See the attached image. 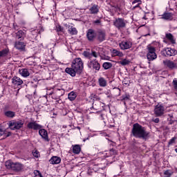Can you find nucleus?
Returning a JSON list of instances; mask_svg holds the SVG:
<instances>
[{"instance_id":"5fc2aeb1","label":"nucleus","mask_w":177,"mask_h":177,"mask_svg":"<svg viewBox=\"0 0 177 177\" xmlns=\"http://www.w3.org/2000/svg\"><path fill=\"white\" fill-rule=\"evenodd\" d=\"M105 60H110V57L107 56L104 58Z\"/></svg>"},{"instance_id":"58836bf2","label":"nucleus","mask_w":177,"mask_h":177,"mask_svg":"<svg viewBox=\"0 0 177 177\" xmlns=\"http://www.w3.org/2000/svg\"><path fill=\"white\" fill-rule=\"evenodd\" d=\"M83 55L84 56V57H86L89 60H92L91 53H89L88 51H84L83 52Z\"/></svg>"},{"instance_id":"4be33fe9","label":"nucleus","mask_w":177,"mask_h":177,"mask_svg":"<svg viewBox=\"0 0 177 177\" xmlns=\"http://www.w3.org/2000/svg\"><path fill=\"white\" fill-rule=\"evenodd\" d=\"M19 73L20 74V75H21V77H24V78H27V77L30 76V72L27 68L19 69Z\"/></svg>"},{"instance_id":"8fccbe9b","label":"nucleus","mask_w":177,"mask_h":177,"mask_svg":"<svg viewBox=\"0 0 177 177\" xmlns=\"http://www.w3.org/2000/svg\"><path fill=\"white\" fill-rule=\"evenodd\" d=\"M138 3L142 4V1H140V0H134L132 2V4L134 5V3Z\"/></svg>"},{"instance_id":"864d4df0","label":"nucleus","mask_w":177,"mask_h":177,"mask_svg":"<svg viewBox=\"0 0 177 177\" xmlns=\"http://www.w3.org/2000/svg\"><path fill=\"white\" fill-rule=\"evenodd\" d=\"M140 5H141L140 3H138L136 6L133 7V9H136V8H139Z\"/></svg>"},{"instance_id":"cd10ccee","label":"nucleus","mask_w":177,"mask_h":177,"mask_svg":"<svg viewBox=\"0 0 177 177\" xmlns=\"http://www.w3.org/2000/svg\"><path fill=\"white\" fill-rule=\"evenodd\" d=\"M165 38L171 41V44H176L175 39L174 38V35L171 33H166Z\"/></svg>"},{"instance_id":"f704fd0d","label":"nucleus","mask_w":177,"mask_h":177,"mask_svg":"<svg viewBox=\"0 0 177 177\" xmlns=\"http://www.w3.org/2000/svg\"><path fill=\"white\" fill-rule=\"evenodd\" d=\"M55 93H56L57 97H60L61 96H63V95H64V89L59 88L55 90Z\"/></svg>"},{"instance_id":"f03ea898","label":"nucleus","mask_w":177,"mask_h":177,"mask_svg":"<svg viewBox=\"0 0 177 177\" xmlns=\"http://www.w3.org/2000/svg\"><path fill=\"white\" fill-rule=\"evenodd\" d=\"M7 169H11L14 172H21L24 169V165L19 162H13L10 160H7L5 163Z\"/></svg>"},{"instance_id":"6e6d98bb","label":"nucleus","mask_w":177,"mask_h":177,"mask_svg":"<svg viewBox=\"0 0 177 177\" xmlns=\"http://www.w3.org/2000/svg\"><path fill=\"white\" fill-rule=\"evenodd\" d=\"M100 117L101 120H104V118H103V114H101V115H100Z\"/></svg>"},{"instance_id":"dca6fc26","label":"nucleus","mask_w":177,"mask_h":177,"mask_svg":"<svg viewBox=\"0 0 177 177\" xmlns=\"http://www.w3.org/2000/svg\"><path fill=\"white\" fill-rule=\"evenodd\" d=\"M163 64L170 70H174V68H177V64L171 60L166 59L163 61Z\"/></svg>"},{"instance_id":"ddd939ff","label":"nucleus","mask_w":177,"mask_h":177,"mask_svg":"<svg viewBox=\"0 0 177 177\" xmlns=\"http://www.w3.org/2000/svg\"><path fill=\"white\" fill-rule=\"evenodd\" d=\"M28 129H33V131H38L42 129V125L37 123V121L30 122L27 124Z\"/></svg>"},{"instance_id":"f8f14e48","label":"nucleus","mask_w":177,"mask_h":177,"mask_svg":"<svg viewBox=\"0 0 177 177\" xmlns=\"http://www.w3.org/2000/svg\"><path fill=\"white\" fill-rule=\"evenodd\" d=\"M44 28L39 26V27L30 28V32L31 35H32L33 38H37L38 37V34H41V32H44Z\"/></svg>"},{"instance_id":"13d9d810","label":"nucleus","mask_w":177,"mask_h":177,"mask_svg":"<svg viewBox=\"0 0 177 177\" xmlns=\"http://www.w3.org/2000/svg\"><path fill=\"white\" fill-rule=\"evenodd\" d=\"M174 150H175L176 153H177V148H176V149H175Z\"/></svg>"},{"instance_id":"e433bc0d","label":"nucleus","mask_w":177,"mask_h":177,"mask_svg":"<svg viewBox=\"0 0 177 177\" xmlns=\"http://www.w3.org/2000/svg\"><path fill=\"white\" fill-rule=\"evenodd\" d=\"M174 174V171L170 169L165 170L163 173L164 177H171Z\"/></svg>"},{"instance_id":"5701e85b","label":"nucleus","mask_w":177,"mask_h":177,"mask_svg":"<svg viewBox=\"0 0 177 177\" xmlns=\"http://www.w3.org/2000/svg\"><path fill=\"white\" fill-rule=\"evenodd\" d=\"M50 164H60V162H62V158H60V157L58 156H53L50 160Z\"/></svg>"},{"instance_id":"1a4fd4ad","label":"nucleus","mask_w":177,"mask_h":177,"mask_svg":"<svg viewBox=\"0 0 177 177\" xmlns=\"http://www.w3.org/2000/svg\"><path fill=\"white\" fill-rule=\"evenodd\" d=\"M165 112V107L162 104H158L154 109V114L156 117H162Z\"/></svg>"},{"instance_id":"6ab92c4d","label":"nucleus","mask_w":177,"mask_h":177,"mask_svg":"<svg viewBox=\"0 0 177 177\" xmlns=\"http://www.w3.org/2000/svg\"><path fill=\"white\" fill-rule=\"evenodd\" d=\"M24 38H26V31L20 30L15 33L16 39H19V41H24Z\"/></svg>"},{"instance_id":"a18cd8bd","label":"nucleus","mask_w":177,"mask_h":177,"mask_svg":"<svg viewBox=\"0 0 177 177\" xmlns=\"http://www.w3.org/2000/svg\"><path fill=\"white\" fill-rule=\"evenodd\" d=\"M32 154L35 157V158H38L39 157V151H33Z\"/></svg>"},{"instance_id":"f3484780","label":"nucleus","mask_w":177,"mask_h":177,"mask_svg":"<svg viewBox=\"0 0 177 177\" xmlns=\"http://www.w3.org/2000/svg\"><path fill=\"white\" fill-rule=\"evenodd\" d=\"M15 48H16V49L20 52H24L26 50V43L24 41H16L15 44Z\"/></svg>"},{"instance_id":"680f3d73","label":"nucleus","mask_w":177,"mask_h":177,"mask_svg":"<svg viewBox=\"0 0 177 177\" xmlns=\"http://www.w3.org/2000/svg\"><path fill=\"white\" fill-rule=\"evenodd\" d=\"M170 117H172V115H169Z\"/></svg>"},{"instance_id":"c03bdc74","label":"nucleus","mask_w":177,"mask_h":177,"mask_svg":"<svg viewBox=\"0 0 177 177\" xmlns=\"http://www.w3.org/2000/svg\"><path fill=\"white\" fill-rule=\"evenodd\" d=\"M34 174L36 176L42 177V174L39 170H35Z\"/></svg>"},{"instance_id":"7c9ffc66","label":"nucleus","mask_w":177,"mask_h":177,"mask_svg":"<svg viewBox=\"0 0 177 177\" xmlns=\"http://www.w3.org/2000/svg\"><path fill=\"white\" fill-rule=\"evenodd\" d=\"M4 115L6 117H8V118H13L16 115V113L13 112L12 111H7L4 113Z\"/></svg>"},{"instance_id":"bf43d9fd","label":"nucleus","mask_w":177,"mask_h":177,"mask_svg":"<svg viewBox=\"0 0 177 177\" xmlns=\"http://www.w3.org/2000/svg\"><path fill=\"white\" fill-rule=\"evenodd\" d=\"M35 93H37V91H36L34 92V95H35Z\"/></svg>"},{"instance_id":"a211bd4d","label":"nucleus","mask_w":177,"mask_h":177,"mask_svg":"<svg viewBox=\"0 0 177 177\" xmlns=\"http://www.w3.org/2000/svg\"><path fill=\"white\" fill-rule=\"evenodd\" d=\"M39 134L46 142H49V137L48 136V131L45 129H39Z\"/></svg>"},{"instance_id":"393cba45","label":"nucleus","mask_w":177,"mask_h":177,"mask_svg":"<svg viewBox=\"0 0 177 177\" xmlns=\"http://www.w3.org/2000/svg\"><path fill=\"white\" fill-rule=\"evenodd\" d=\"M65 72L67 74H69V75H71V77H75V74H77V71H75V69H74L73 67L66 68L65 69Z\"/></svg>"},{"instance_id":"052dcab7","label":"nucleus","mask_w":177,"mask_h":177,"mask_svg":"<svg viewBox=\"0 0 177 177\" xmlns=\"http://www.w3.org/2000/svg\"><path fill=\"white\" fill-rule=\"evenodd\" d=\"M49 95H53V93H50V94Z\"/></svg>"},{"instance_id":"39448f33","label":"nucleus","mask_w":177,"mask_h":177,"mask_svg":"<svg viewBox=\"0 0 177 177\" xmlns=\"http://www.w3.org/2000/svg\"><path fill=\"white\" fill-rule=\"evenodd\" d=\"M24 125V122L23 120H12L9 122L8 127L12 129V131H16V129H20L21 128H23V126Z\"/></svg>"},{"instance_id":"4d7b16f0","label":"nucleus","mask_w":177,"mask_h":177,"mask_svg":"<svg viewBox=\"0 0 177 177\" xmlns=\"http://www.w3.org/2000/svg\"><path fill=\"white\" fill-rule=\"evenodd\" d=\"M142 19H143L144 20H147V18H146V16L143 17Z\"/></svg>"},{"instance_id":"412c9836","label":"nucleus","mask_w":177,"mask_h":177,"mask_svg":"<svg viewBox=\"0 0 177 177\" xmlns=\"http://www.w3.org/2000/svg\"><path fill=\"white\" fill-rule=\"evenodd\" d=\"M162 19L163 20H167L169 21H172V20H174V14H172V12H165L162 15Z\"/></svg>"},{"instance_id":"3c124183","label":"nucleus","mask_w":177,"mask_h":177,"mask_svg":"<svg viewBox=\"0 0 177 177\" xmlns=\"http://www.w3.org/2000/svg\"><path fill=\"white\" fill-rule=\"evenodd\" d=\"M13 28L15 30H17L19 28V26H17V24H13Z\"/></svg>"},{"instance_id":"c9c22d12","label":"nucleus","mask_w":177,"mask_h":177,"mask_svg":"<svg viewBox=\"0 0 177 177\" xmlns=\"http://www.w3.org/2000/svg\"><path fill=\"white\" fill-rule=\"evenodd\" d=\"M112 53L115 56H119V57H122V56H124V53H122V52H121L117 49H113L112 51Z\"/></svg>"},{"instance_id":"c756f323","label":"nucleus","mask_w":177,"mask_h":177,"mask_svg":"<svg viewBox=\"0 0 177 177\" xmlns=\"http://www.w3.org/2000/svg\"><path fill=\"white\" fill-rule=\"evenodd\" d=\"M6 131L3 129L2 127H0V138L1 136H3V138H9L12 133L9 132L8 134H6Z\"/></svg>"},{"instance_id":"4c0bfd02","label":"nucleus","mask_w":177,"mask_h":177,"mask_svg":"<svg viewBox=\"0 0 177 177\" xmlns=\"http://www.w3.org/2000/svg\"><path fill=\"white\" fill-rule=\"evenodd\" d=\"M119 64H121L122 66H128L131 62L127 59H124L122 61L118 62Z\"/></svg>"},{"instance_id":"37998d69","label":"nucleus","mask_w":177,"mask_h":177,"mask_svg":"<svg viewBox=\"0 0 177 177\" xmlns=\"http://www.w3.org/2000/svg\"><path fill=\"white\" fill-rule=\"evenodd\" d=\"M109 153H110L111 156H117V150H115L114 149H110Z\"/></svg>"},{"instance_id":"6e6552de","label":"nucleus","mask_w":177,"mask_h":177,"mask_svg":"<svg viewBox=\"0 0 177 177\" xmlns=\"http://www.w3.org/2000/svg\"><path fill=\"white\" fill-rule=\"evenodd\" d=\"M113 26H115L118 30L125 28V27H127V20L123 18H118L113 22Z\"/></svg>"},{"instance_id":"09e8293b","label":"nucleus","mask_w":177,"mask_h":177,"mask_svg":"<svg viewBox=\"0 0 177 177\" xmlns=\"http://www.w3.org/2000/svg\"><path fill=\"white\" fill-rule=\"evenodd\" d=\"M152 122H155V124H158L160 122V118H153Z\"/></svg>"},{"instance_id":"49530a36","label":"nucleus","mask_w":177,"mask_h":177,"mask_svg":"<svg viewBox=\"0 0 177 177\" xmlns=\"http://www.w3.org/2000/svg\"><path fill=\"white\" fill-rule=\"evenodd\" d=\"M129 95H124L122 96V100H129Z\"/></svg>"},{"instance_id":"aec40b11","label":"nucleus","mask_w":177,"mask_h":177,"mask_svg":"<svg viewBox=\"0 0 177 177\" xmlns=\"http://www.w3.org/2000/svg\"><path fill=\"white\" fill-rule=\"evenodd\" d=\"M12 84H13V85H16V86H20V85H23L24 82L21 79H20V77L14 76L12 78Z\"/></svg>"},{"instance_id":"79ce46f5","label":"nucleus","mask_w":177,"mask_h":177,"mask_svg":"<svg viewBox=\"0 0 177 177\" xmlns=\"http://www.w3.org/2000/svg\"><path fill=\"white\" fill-rule=\"evenodd\" d=\"M63 30H64V28H63L60 25L56 26V31L57 32H63Z\"/></svg>"},{"instance_id":"c85d7f7f","label":"nucleus","mask_w":177,"mask_h":177,"mask_svg":"<svg viewBox=\"0 0 177 177\" xmlns=\"http://www.w3.org/2000/svg\"><path fill=\"white\" fill-rule=\"evenodd\" d=\"M76 98H77V93L74 91H71L68 94V99H69L71 102L75 100Z\"/></svg>"},{"instance_id":"603ef678","label":"nucleus","mask_w":177,"mask_h":177,"mask_svg":"<svg viewBox=\"0 0 177 177\" xmlns=\"http://www.w3.org/2000/svg\"><path fill=\"white\" fill-rule=\"evenodd\" d=\"M95 24H100V20L97 19L94 21Z\"/></svg>"},{"instance_id":"473e14b6","label":"nucleus","mask_w":177,"mask_h":177,"mask_svg":"<svg viewBox=\"0 0 177 177\" xmlns=\"http://www.w3.org/2000/svg\"><path fill=\"white\" fill-rule=\"evenodd\" d=\"M68 32L71 35H77L78 34V30H77V28L71 26L68 28Z\"/></svg>"},{"instance_id":"7ed1b4c3","label":"nucleus","mask_w":177,"mask_h":177,"mask_svg":"<svg viewBox=\"0 0 177 177\" xmlns=\"http://www.w3.org/2000/svg\"><path fill=\"white\" fill-rule=\"evenodd\" d=\"M71 67L77 71V74H81L82 70H84V62H82V59L80 57L74 59L72 61Z\"/></svg>"},{"instance_id":"ea45409f","label":"nucleus","mask_w":177,"mask_h":177,"mask_svg":"<svg viewBox=\"0 0 177 177\" xmlns=\"http://www.w3.org/2000/svg\"><path fill=\"white\" fill-rule=\"evenodd\" d=\"M176 139L177 137H173L171 139H170L168 142V147H169V146H172V145H175V143H176Z\"/></svg>"},{"instance_id":"20e7f679","label":"nucleus","mask_w":177,"mask_h":177,"mask_svg":"<svg viewBox=\"0 0 177 177\" xmlns=\"http://www.w3.org/2000/svg\"><path fill=\"white\" fill-rule=\"evenodd\" d=\"M148 53L147 55V58L149 62H153V60H156L157 59V54H156V48L148 46H147Z\"/></svg>"},{"instance_id":"de8ad7c7","label":"nucleus","mask_w":177,"mask_h":177,"mask_svg":"<svg viewBox=\"0 0 177 177\" xmlns=\"http://www.w3.org/2000/svg\"><path fill=\"white\" fill-rule=\"evenodd\" d=\"M173 85H174V89L177 91V79L176 78L173 80Z\"/></svg>"},{"instance_id":"9d476101","label":"nucleus","mask_w":177,"mask_h":177,"mask_svg":"<svg viewBox=\"0 0 177 177\" xmlns=\"http://www.w3.org/2000/svg\"><path fill=\"white\" fill-rule=\"evenodd\" d=\"M95 100L93 102V106L90 108L91 110L93 109L97 111V110H102V104H104L100 102V97H97V95H94Z\"/></svg>"},{"instance_id":"423d86ee","label":"nucleus","mask_w":177,"mask_h":177,"mask_svg":"<svg viewBox=\"0 0 177 177\" xmlns=\"http://www.w3.org/2000/svg\"><path fill=\"white\" fill-rule=\"evenodd\" d=\"M87 66L88 68L91 70H95V71H100V63L97 61V59H90L87 63Z\"/></svg>"},{"instance_id":"4468645a","label":"nucleus","mask_w":177,"mask_h":177,"mask_svg":"<svg viewBox=\"0 0 177 177\" xmlns=\"http://www.w3.org/2000/svg\"><path fill=\"white\" fill-rule=\"evenodd\" d=\"M96 38L98 42H103L104 41H106V31L103 30H99L97 32Z\"/></svg>"},{"instance_id":"72a5a7b5","label":"nucleus","mask_w":177,"mask_h":177,"mask_svg":"<svg viewBox=\"0 0 177 177\" xmlns=\"http://www.w3.org/2000/svg\"><path fill=\"white\" fill-rule=\"evenodd\" d=\"M102 67L104 70H110L113 67V64L111 62H104Z\"/></svg>"},{"instance_id":"b1692460","label":"nucleus","mask_w":177,"mask_h":177,"mask_svg":"<svg viewBox=\"0 0 177 177\" xmlns=\"http://www.w3.org/2000/svg\"><path fill=\"white\" fill-rule=\"evenodd\" d=\"M89 10L91 15H97L99 13V6L94 4L89 8Z\"/></svg>"},{"instance_id":"0eeeda50","label":"nucleus","mask_w":177,"mask_h":177,"mask_svg":"<svg viewBox=\"0 0 177 177\" xmlns=\"http://www.w3.org/2000/svg\"><path fill=\"white\" fill-rule=\"evenodd\" d=\"M161 55L165 57H171L177 55V50L175 48H166L161 51Z\"/></svg>"},{"instance_id":"bb28decb","label":"nucleus","mask_w":177,"mask_h":177,"mask_svg":"<svg viewBox=\"0 0 177 177\" xmlns=\"http://www.w3.org/2000/svg\"><path fill=\"white\" fill-rule=\"evenodd\" d=\"M8 54L9 48H4L0 50V59H2V57H6V56H8Z\"/></svg>"},{"instance_id":"f257e3e1","label":"nucleus","mask_w":177,"mask_h":177,"mask_svg":"<svg viewBox=\"0 0 177 177\" xmlns=\"http://www.w3.org/2000/svg\"><path fill=\"white\" fill-rule=\"evenodd\" d=\"M131 135L136 139H142V140H147L150 138V132L147 131L146 128L139 123L133 124Z\"/></svg>"},{"instance_id":"9b49d317","label":"nucleus","mask_w":177,"mask_h":177,"mask_svg":"<svg viewBox=\"0 0 177 177\" xmlns=\"http://www.w3.org/2000/svg\"><path fill=\"white\" fill-rule=\"evenodd\" d=\"M96 31L93 29H88L86 32V38L89 42H93L97 37Z\"/></svg>"},{"instance_id":"a19ab883","label":"nucleus","mask_w":177,"mask_h":177,"mask_svg":"<svg viewBox=\"0 0 177 177\" xmlns=\"http://www.w3.org/2000/svg\"><path fill=\"white\" fill-rule=\"evenodd\" d=\"M91 57H95V59L99 57V53L95 51V50H91Z\"/></svg>"},{"instance_id":"a878e982","label":"nucleus","mask_w":177,"mask_h":177,"mask_svg":"<svg viewBox=\"0 0 177 177\" xmlns=\"http://www.w3.org/2000/svg\"><path fill=\"white\" fill-rule=\"evenodd\" d=\"M98 83L100 86L104 88V86H107V80L104 79V77H100L98 79Z\"/></svg>"},{"instance_id":"2f4dec72","label":"nucleus","mask_w":177,"mask_h":177,"mask_svg":"<svg viewBox=\"0 0 177 177\" xmlns=\"http://www.w3.org/2000/svg\"><path fill=\"white\" fill-rule=\"evenodd\" d=\"M80 152L81 147L79 145L73 147V153H74V154H80Z\"/></svg>"},{"instance_id":"2eb2a0df","label":"nucleus","mask_w":177,"mask_h":177,"mask_svg":"<svg viewBox=\"0 0 177 177\" xmlns=\"http://www.w3.org/2000/svg\"><path fill=\"white\" fill-rule=\"evenodd\" d=\"M119 46L122 50L131 49L132 48V42L131 41H122L119 44Z\"/></svg>"}]
</instances>
